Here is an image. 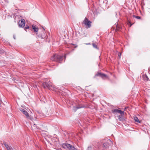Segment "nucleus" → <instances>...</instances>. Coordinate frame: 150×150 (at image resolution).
I'll return each instance as SVG.
<instances>
[{
	"label": "nucleus",
	"mask_w": 150,
	"mask_h": 150,
	"mask_svg": "<svg viewBox=\"0 0 150 150\" xmlns=\"http://www.w3.org/2000/svg\"><path fill=\"white\" fill-rule=\"evenodd\" d=\"M23 113L28 119H30L31 120L36 118H37V119H39L40 117L44 118L45 117H47L49 115L48 114H47V113H37L38 115H38V117H36L35 115H33V113H30V114H32V115L29 114V113ZM33 114H35V113H33Z\"/></svg>",
	"instance_id": "obj_1"
},
{
	"label": "nucleus",
	"mask_w": 150,
	"mask_h": 150,
	"mask_svg": "<svg viewBox=\"0 0 150 150\" xmlns=\"http://www.w3.org/2000/svg\"><path fill=\"white\" fill-rule=\"evenodd\" d=\"M63 58V56H61L57 54H54L51 58V60L53 61H54L59 63L62 61Z\"/></svg>",
	"instance_id": "obj_2"
},
{
	"label": "nucleus",
	"mask_w": 150,
	"mask_h": 150,
	"mask_svg": "<svg viewBox=\"0 0 150 150\" xmlns=\"http://www.w3.org/2000/svg\"><path fill=\"white\" fill-rule=\"evenodd\" d=\"M92 22L91 21H89L88 19L87 18H85L83 21L82 23L84 24L86 28H88L91 27V26Z\"/></svg>",
	"instance_id": "obj_3"
},
{
	"label": "nucleus",
	"mask_w": 150,
	"mask_h": 150,
	"mask_svg": "<svg viewBox=\"0 0 150 150\" xmlns=\"http://www.w3.org/2000/svg\"><path fill=\"white\" fill-rule=\"evenodd\" d=\"M62 147L65 149L66 147L69 149V150H77L74 146L67 143H63L61 145Z\"/></svg>",
	"instance_id": "obj_4"
},
{
	"label": "nucleus",
	"mask_w": 150,
	"mask_h": 150,
	"mask_svg": "<svg viewBox=\"0 0 150 150\" xmlns=\"http://www.w3.org/2000/svg\"><path fill=\"white\" fill-rule=\"evenodd\" d=\"M100 76L103 78H108V76L104 74L101 73L99 72L97 73L95 75V76Z\"/></svg>",
	"instance_id": "obj_5"
},
{
	"label": "nucleus",
	"mask_w": 150,
	"mask_h": 150,
	"mask_svg": "<svg viewBox=\"0 0 150 150\" xmlns=\"http://www.w3.org/2000/svg\"><path fill=\"white\" fill-rule=\"evenodd\" d=\"M120 115H118V119L120 121H122L125 120V113H119Z\"/></svg>",
	"instance_id": "obj_6"
},
{
	"label": "nucleus",
	"mask_w": 150,
	"mask_h": 150,
	"mask_svg": "<svg viewBox=\"0 0 150 150\" xmlns=\"http://www.w3.org/2000/svg\"><path fill=\"white\" fill-rule=\"evenodd\" d=\"M25 21L23 19L21 20L18 22V25L20 27L23 28L25 26Z\"/></svg>",
	"instance_id": "obj_7"
},
{
	"label": "nucleus",
	"mask_w": 150,
	"mask_h": 150,
	"mask_svg": "<svg viewBox=\"0 0 150 150\" xmlns=\"http://www.w3.org/2000/svg\"><path fill=\"white\" fill-rule=\"evenodd\" d=\"M42 86L44 88H47L48 89H50V85L47 82H43L42 84Z\"/></svg>",
	"instance_id": "obj_8"
},
{
	"label": "nucleus",
	"mask_w": 150,
	"mask_h": 150,
	"mask_svg": "<svg viewBox=\"0 0 150 150\" xmlns=\"http://www.w3.org/2000/svg\"><path fill=\"white\" fill-rule=\"evenodd\" d=\"M84 107V106H82V105H76V106H73V109L75 112L76 111L77 109H78L80 108Z\"/></svg>",
	"instance_id": "obj_9"
},
{
	"label": "nucleus",
	"mask_w": 150,
	"mask_h": 150,
	"mask_svg": "<svg viewBox=\"0 0 150 150\" xmlns=\"http://www.w3.org/2000/svg\"><path fill=\"white\" fill-rule=\"evenodd\" d=\"M4 144L7 150H13L11 146H9L6 142L4 143Z\"/></svg>",
	"instance_id": "obj_10"
},
{
	"label": "nucleus",
	"mask_w": 150,
	"mask_h": 150,
	"mask_svg": "<svg viewBox=\"0 0 150 150\" xmlns=\"http://www.w3.org/2000/svg\"><path fill=\"white\" fill-rule=\"evenodd\" d=\"M32 29L34 30V32H37L38 31V28L35 25H32Z\"/></svg>",
	"instance_id": "obj_11"
},
{
	"label": "nucleus",
	"mask_w": 150,
	"mask_h": 150,
	"mask_svg": "<svg viewBox=\"0 0 150 150\" xmlns=\"http://www.w3.org/2000/svg\"><path fill=\"white\" fill-rule=\"evenodd\" d=\"M142 77L145 81H147L149 80V78L146 75H143Z\"/></svg>",
	"instance_id": "obj_12"
},
{
	"label": "nucleus",
	"mask_w": 150,
	"mask_h": 150,
	"mask_svg": "<svg viewBox=\"0 0 150 150\" xmlns=\"http://www.w3.org/2000/svg\"><path fill=\"white\" fill-rule=\"evenodd\" d=\"M112 112H124V111L116 109H114L113 110Z\"/></svg>",
	"instance_id": "obj_13"
},
{
	"label": "nucleus",
	"mask_w": 150,
	"mask_h": 150,
	"mask_svg": "<svg viewBox=\"0 0 150 150\" xmlns=\"http://www.w3.org/2000/svg\"><path fill=\"white\" fill-rule=\"evenodd\" d=\"M134 119L135 122H138L139 123H141V121H139L138 119V117H134Z\"/></svg>",
	"instance_id": "obj_14"
},
{
	"label": "nucleus",
	"mask_w": 150,
	"mask_h": 150,
	"mask_svg": "<svg viewBox=\"0 0 150 150\" xmlns=\"http://www.w3.org/2000/svg\"><path fill=\"white\" fill-rule=\"evenodd\" d=\"M109 146V144L107 142L103 144V146L105 148L108 147Z\"/></svg>",
	"instance_id": "obj_15"
},
{
	"label": "nucleus",
	"mask_w": 150,
	"mask_h": 150,
	"mask_svg": "<svg viewBox=\"0 0 150 150\" xmlns=\"http://www.w3.org/2000/svg\"><path fill=\"white\" fill-rule=\"evenodd\" d=\"M97 43H96H96H92V45H93V47H94L95 48L97 49L98 48H97Z\"/></svg>",
	"instance_id": "obj_16"
},
{
	"label": "nucleus",
	"mask_w": 150,
	"mask_h": 150,
	"mask_svg": "<svg viewBox=\"0 0 150 150\" xmlns=\"http://www.w3.org/2000/svg\"><path fill=\"white\" fill-rule=\"evenodd\" d=\"M19 110L22 112H27V111H26L25 109H24L21 108L19 109Z\"/></svg>",
	"instance_id": "obj_17"
},
{
	"label": "nucleus",
	"mask_w": 150,
	"mask_h": 150,
	"mask_svg": "<svg viewBox=\"0 0 150 150\" xmlns=\"http://www.w3.org/2000/svg\"><path fill=\"white\" fill-rule=\"evenodd\" d=\"M36 125L34 124L32 126V128L33 129H35L36 128L38 129L37 127L36 126Z\"/></svg>",
	"instance_id": "obj_18"
},
{
	"label": "nucleus",
	"mask_w": 150,
	"mask_h": 150,
	"mask_svg": "<svg viewBox=\"0 0 150 150\" xmlns=\"http://www.w3.org/2000/svg\"><path fill=\"white\" fill-rule=\"evenodd\" d=\"M5 52L4 50L0 48V54H2L4 53Z\"/></svg>",
	"instance_id": "obj_19"
},
{
	"label": "nucleus",
	"mask_w": 150,
	"mask_h": 150,
	"mask_svg": "<svg viewBox=\"0 0 150 150\" xmlns=\"http://www.w3.org/2000/svg\"><path fill=\"white\" fill-rule=\"evenodd\" d=\"M29 28H30V27H29V26H28V25H26V26L25 27V28H24V29L26 31H27V30H27V29H29Z\"/></svg>",
	"instance_id": "obj_20"
},
{
	"label": "nucleus",
	"mask_w": 150,
	"mask_h": 150,
	"mask_svg": "<svg viewBox=\"0 0 150 150\" xmlns=\"http://www.w3.org/2000/svg\"><path fill=\"white\" fill-rule=\"evenodd\" d=\"M133 17L136 18L138 19H140V17L139 16H135V15L133 16Z\"/></svg>",
	"instance_id": "obj_21"
},
{
	"label": "nucleus",
	"mask_w": 150,
	"mask_h": 150,
	"mask_svg": "<svg viewBox=\"0 0 150 150\" xmlns=\"http://www.w3.org/2000/svg\"><path fill=\"white\" fill-rule=\"evenodd\" d=\"M116 31H119V29L118 28V27H117V28L116 29Z\"/></svg>",
	"instance_id": "obj_22"
},
{
	"label": "nucleus",
	"mask_w": 150,
	"mask_h": 150,
	"mask_svg": "<svg viewBox=\"0 0 150 150\" xmlns=\"http://www.w3.org/2000/svg\"><path fill=\"white\" fill-rule=\"evenodd\" d=\"M129 24H130V26H131V25H132L131 24V23H130V21H129V22L128 23V25H129Z\"/></svg>",
	"instance_id": "obj_23"
},
{
	"label": "nucleus",
	"mask_w": 150,
	"mask_h": 150,
	"mask_svg": "<svg viewBox=\"0 0 150 150\" xmlns=\"http://www.w3.org/2000/svg\"><path fill=\"white\" fill-rule=\"evenodd\" d=\"M16 35H13V38L14 39H16Z\"/></svg>",
	"instance_id": "obj_24"
},
{
	"label": "nucleus",
	"mask_w": 150,
	"mask_h": 150,
	"mask_svg": "<svg viewBox=\"0 0 150 150\" xmlns=\"http://www.w3.org/2000/svg\"><path fill=\"white\" fill-rule=\"evenodd\" d=\"M91 148V147H88V150H89Z\"/></svg>",
	"instance_id": "obj_25"
},
{
	"label": "nucleus",
	"mask_w": 150,
	"mask_h": 150,
	"mask_svg": "<svg viewBox=\"0 0 150 150\" xmlns=\"http://www.w3.org/2000/svg\"><path fill=\"white\" fill-rule=\"evenodd\" d=\"M117 27H118V28L119 29L121 28V27L120 26H117Z\"/></svg>",
	"instance_id": "obj_26"
},
{
	"label": "nucleus",
	"mask_w": 150,
	"mask_h": 150,
	"mask_svg": "<svg viewBox=\"0 0 150 150\" xmlns=\"http://www.w3.org/2000/svg\"><path fill=\"white\" fill-rule=\"evenodd\" d=\"M118 55H119V57H120V56L121 55V53L119 54Z\"/></svg>",
	"instance_id": "obj_27"
}]
</instances>
